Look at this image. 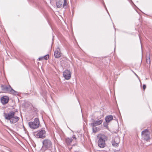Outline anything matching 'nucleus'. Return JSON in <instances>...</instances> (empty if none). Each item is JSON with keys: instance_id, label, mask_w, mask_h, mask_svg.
<instances>
[{"instance_id": "5701e85b", "label": "nucleus", "mask_w": 152, "mask_h": 152, "mask_svg": "<svg viewBox=\"0 0 152 152\" xmlns=\"http://www.w3.org/2000/svg\"><path fill=\"white\" fill-rule=\"evenodd\" d=\"M136 75L137 76V75H136Z\"/></svg>"}, {"instance_id": "f03ea898", "label": "nucleus", "mask_w": 152, "mask_h": 152, "mask_svg": "<svg viewBox=\"0 0 152 152\" xmlns=\"http://www.w3.org/2000/svg\"><path fill=\"white\" fill-rule=\"evenodd\" d=\"M98 145L100 148H104L106 145L105 141L107 140V137L104 134H101L98 137Z\"/></svg>"}, {"instance_id": "4468645a", "label": "nucleus", "mask_w": 152, "mask_h": 152, "mask_svg": "<svg viewBox=\"0 0 152 152\" xmlns=\"http://www.w3.org/2000/svg\"><path fill=\"white\" fill-rule=\"evenodd\" d=\"M113 119V116L112 115H109L106 116L105 118V120L107 122L109 123Z\"/></svg>"}, {"instance_id": "7ed1b4c3", "label": "nucleus", "mask_w": 152, "mask_h": 152, "mask_svg": "<svg viewBox=\"0 0 152 152\" xmlns=\"http://www.w3.org/2000/svg\"><path fill=\"white\" fill-rule=\"evenodd\" d=\"M1 87V90L5 92L15 95L18 94V92L14 90L10 85L7 86L2 85Z\"/></svg>"}, {"instance_id": "f8f14e48", "label": "nucleus", "mask_w": 152, "mask_h": 152, "mask_svg": "<svg viewBox=\"0 0 152 152\" xmlns=\"http://www.w3.org/2000/svg\"><path fill=\"white\" fill-rule=\"evenodd\" d=\"M72 138L73 139H74L75 140H76V138L75 135H73L72 138H70L68 137L65 139V142L67 145L70 144L73 140Z\"/></svg>"}, {"instance_id": "4be33fe9", "label": "nucleus", "mask_w": 152, "mask_h": 152, "mask_svg": "<svg viewBox=\"0 0 152 152\" xmlns=\"http://www.w3.org/2000/svg\"><path fill=\"white\" fill-rule=\"evenodd\" d=\"M42 58H39V60H41Z\"/></svg>"}, {"instance_id": "2eb2a0df", "label": "nucleus", "mask_w": 152, "mask_h": 152, "mask_svg": "<svg viewBox=\"0 0 152 152\" xmlns=\"http://www.w3.org/2000/svg\"><path fill=\"white\" fill-rule=\"evenodd\" d=\"M63 1L62 0H58L56 2V4L57 7L60 8L62 4Z\"/></svg>"}, {"instance_id": "20e7f679", "label": "nucleus", "mask_w": 152, "mask_h": 152, "mask_svg": "<svg viewBox=\"0 0 152 152\" xmlns=\"http://www.w3.org/2000/svg\"><path fill=\"white\" fill-rule=\"evenodd\" d=\"M42 148L45 149H50L52 148L53 143L51 140L47 138L44 140L42 142Z\"/></svg>"}, {"instance_id": "dca6fc26", "label": "nucleus", "mask_w": 152, "mask_h": 152, "mask_svg": "<svg viewBox=\"0 0 152 152\" xmlns=\"http://www.w3.org/2000/svg\"><path fill=\"white\" fill-rule=\"evenodd\" d=\"M63 7L65 8L66 9L67 7V3L66 0H64V4H63Z\"/></svg>"}, {"instance_id": "6ab92c4d", "label": "nucleus", "mask_w": 152, "mask_h": 152, "mask_svg": "<svg viewBox=\"0 0 152 152\" xmlns=\"http://www.w3.org/2000/svg\"><path fill=\"white\" fill-rule=\"evenodd\" d=\"M92 129L93 132L94 133L96 132L97 131V127L94 128V127H93Z\"/></svg>"}, {"instance_id": "423d86ee", "label": "nucleus", "mask_w": 152, "mask_h": 152, "mask_svg": "<svg viewBox=\"0 0 152 152\" xmlns=\"http://www.w3.org/2000/svg\"><path fill=\"white\" fill-rule=\"evenodd\" d=\"M150 132L148 129H146L142 132L141 135L142 138L146 141L150 140Z\"/></svg>"}, {"instance_id": "f3484780", "label": "nucleus", "mask_w": 152, "mask_h": 152, "mask_svg": "<svg viewBox=\"0 0 152 152\" xmlns=\"http://www.w3.org/2000/svg\"><path fill=\"white\" fill-rule=\"evenodd\" d=\"M146 62L148 64H150V59L149 55L148 56V57H147Z\"/></svg>"}, {"instance_id": "aec40b11", "label": "nucleus", "mask_w": 152, "mask_h": 152, "mask_svg": "<svg viewBox=\"0 0 152 152\" xmlns=\"http://www.w3.org/2000/svg\"><path fill=\"white\" fill-rule=\"evenodd\" d=\"M49 57V55H47L43 57V58L44 59H45L46 60H47L48 59Z\"/></svg>"}, {"instance_id": "412c9836", "label": "nucleus", "mask_w": 152, "mask_h": 152, "mask_svg": "<svg viewBox=\"0 0 152 152\" xmlns=\"http://www.w3.org/2000/svg\"><path fill=\"white\" fill-rule=\"evenodd\" d=\"M146 88V86L145 84H143V88L144 90H145Z\"/></svg>"}, {"instance_id": "6e6552de", "label": "nucleus", "mask_w": 152, "mask_h": 152, "mask_svg": "<svg viewBox=\"0 0 152 152\" xmlns=\"http://www.w3.org/2000/svg\"><path fill=\"white\" fill-rule=\"evenodd\" d=\"M71 72L68 70H66L63 73L64 77L67 80L69 79L71 77Z\"/></svg>"}, {"instance_id": "9d476101", "label": "nucleus", "mask_w": 152, "mask_h": 152, "mask_svg": "<svg viewBox=\"0 0 152 152\" xmlns=\"http://www.w3.org/2000/svg\"><path fill=\"white\" fill-rule=\"evenodd\" d=\"M9 101V98L6 96H4L1 97V102L3 104H5L7 103Z\"/></svg>"}, {"instance_id": "a211bd4d", "label": "nucleus", "mask_w": 152, "mask_h": 152, "mask_svg": "<svg viewBox=\"0 0 152 152\" xmlns=\"http://www.w3.org/2000/svg\"><path fill=\"white\" fill-rule=\"evenodd\" d=\"M108 122H107L106 121V122H104L103 123V125L104 127H106V128H108V124H107Z\"/></svg>"}, {"instance_id": "ddd939ff", "label": "nucleus", "mask_w": 152, "mask_h": 152, "mask_svg": "<svg viewBox=\"0 0 152 152\" xmlns=\"http://www.w3.org/2000/svg\"><path fill=\"white\" fill-rule=\"evenodd\" d=\"M102 122L103 120L102 119L98 121H94V122L91 124V125L93 127H95L100 125L102 123Z\"/></svg>"}, {"instance_id": "1a4fd4ad", "label": "nucleus", "mask_w": 152, "mask_h": 152, "mask_svg": "<svg viewBox=\"0 0 152 152\" xmlns=\"http://www.w3.org/2000/svg\"><path fill=\"white\" fill-rule=\"evenodd\" d=\"M61 52L60 49L58 47L57 48L54 52V56L55 57L58 58L61 56Z\"/></svg>"}, {"instance_id": "0eeeda50", "label": "nucleus", "mask_w": 152, "mask_h": 152, "mask_svg": "<svg viewBox=\"0 0 152 152\" xmlns=\"http://www.w3.org/2000/svg\"><path fill=\"white\" fill-rule=\"evenodd\" d=\"M46 135V132L43 129H41L37 131V133L36 134L37 137L38 138H44Z\"/></svg>"}, {"instance_id": "9b49d317", "label": "nucleus", "mask_w": 152, "mask_h": 152, "mask_svg": "<svg viewBox=\"0 0 152 152\" xmlns=\"http://www.w3.org/2000/svg\"><path fill=\"white\" fill-rule=\"evenodd\" d=\"M111 142L113 146L116 147L118 146V144L120 142V140L118 137H116L114 139V140H112Z\"/></svg>"}, {"instance_id": "f257e3e1", "label": "nucleus", "mask_w": 152, "mask_h": 152, "mask_svg": "<svg viewBox=\"0 0 152 152\" xmlns=\"http://www.w3.org/2000/svg\"><path fill=\"white\" fill-rule=\"evenodd\" d=\"M15 111H10L8 113H4V116L5 119L10 121L12 124H14L18 121L20 119L19 117L15 115Z\"/></svg>"}, {"instance_id": "39448f33", "label": "nucleus", "mask_w": 152, "mask_h": 152, "mask_svg": "<svg viewBox=\"0 0 152 152\" xmlns=\"http://www.w3.org/2000/svg\"><path fill=\"white\" fill-rule=\"evenodd\" d=\"M39 125V121L38 118H36L33 122L31 121L28 123V125L30 127L35 129L37 128Z\"/></svg>"}]
</instances>
